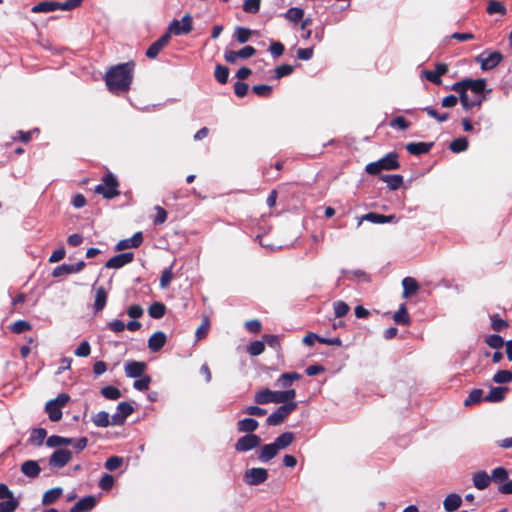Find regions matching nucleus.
Masks as SVG:
<instances>
[{"label": "nucleus", "instance_id": "f257e3e1", "mask_svg": "<svg viewBox=\"0 0 512 512\" xmlns=\"http://www.w3.org/2000/svg\"><path fill=\"white\" fill-rule=\"evenodd\" d=\"M134 67L133 61L111 67L105 76L109 91L113 93L128 91L133 80Z\"/></svg>", "mask_w": 512, "mask_h": 512}, {"label": "nucleus", "instance_id": "f03ea898", "mask_svg": "<svg viewBox=\"0 0 512 512\" xmlns=\"http://www.w3.org/2000/svg\"><path fill=\"white\" fill-rule=\"evenodd\" d=\"M296 397L295 389H287L284 391H273L268 388L259 390L254 395V401L258 405H265L269 403L275 404H286L296 403L294 401Z\"/></svg>", "mask_w": 512, "mask_h": 512}, {"label": "nucleus", "instance_id": "7ed1b4c3", "mask_svg": "<svg viewBox=\"0 0 512 512\" xmlns=\"http://www.w3.org/2000/svg\"><path fill=\"white\" fill-rule=\"evenodd\" d=\"M399 166L397 153L391 152L378 161L367 164L365 171L370 175H377L383 170H394L399 168Z\"/></svg>", "mask_w": 512, "mask_h": 512}, {"label": "nucleus", "instance_id": "20e7f679", "mask_svg": "<svg viewBox=\"0 0 512 512\" xmlns=\"http://www.w3.org/2000/svg\"><path fill=\"white\" fill-rule=\"evenodd\" d=\"M118 186L117 178L109 172L104 175L102 183L98 184L94 191L102 195L105 199H112L120 194Z\"/></svg>", "mask_w": 512, "mask_h": 512}, {"label": "nucleus", "instance_id": "39448f33", "mask_svg": "<svg viewBox=\"0 0 512 512\" xmlns=\"http://www.w3.org/2000/svg\"><path fill=\"white\" fill-rule=\"evenodd\" d=\"M298 407V403H286L279 406L273 413L266 419L269 426H278Z\"/></svg>", "mask_w": 512, "mask_h": 512}, {"label": "nucleus", "instance_id": "423d86ee", "mask_svg": "<svg viewBox=\"0 0 512 512\" xmlns=\"http://www.w3.org/2000/svg\"><path fill=\"white\" fill-rule=\"evenodd\" d=\"M192 16L185 14L181 20L174 19L168 26V33L171 35H186L192 30Z\"/></svg>", "mask_w": 512, "mask_h": 512}, {"label": "nucleus", "instance_id": "0eeeda50", "mask_svg": "<svg viewBox=\"0 0 512 512\" xmlns=\"http://www.w3.org/2000/svg\"><path fill=\"white\" fill-rule=\"evenodd\" d=\"M261 442L262 439L260 436L256 434H245L236 441L234 448L237 452L244 453L259 447Z\"/></svg>", "mask_w": 512, "mask_h": 512}, {"label": "nucleus", "instance_id": "6e6552de", "mask_svg": "<svg viewBox=\"0 0 512 512\" xmlns=\"http://www.w3.org/2000/svg\"><path fill=\"white\" fill-rule=\"evenodd\" d=\"M268 479V470L265 468H251L245 471L243 480L247 485L256 486Z\"/></svg>", "mask_w": 512, "mask_h": 512}, {"label": "nucleus", "instance_id": "1a4fd4ad", "mask_svg": "<svg viewBox=\"0 0 512 512\" xmlns=\"http://www.w3.org/2000/svg\"><path fill=\"white\" fill-rule=\"evenodd\" d=\"M72 459V452L68 449L59 448L49 457V466L53 469H60L67 465Z\"/></svg>", "mask_w": 512, "mask_h": 512}, {"label": "nucleus", "instance_id": "9d476101", "mask_svg": "<svg viewBox=\"0 0 512 512\" xmlns=\"http://www.w3.org/2000/svg\"><path fill=\"white\" fill-rule=\"evenodd\" d=\"M448 72V65L445 63H437L435 65V70H424L422 72L423 76L430 82L436 85H440L442 83L441 76Z\"/></svg>", "mask_w": 512, "mask_h": 512}, {"label": "nucleus", "instance_id": "9b49d317", "mask_svg": "<svg viewBox=\"0 0 512 512\" xmlns=\"http://www.w3.org/2000/svg\"><path fill=\"white\" fill-rule=\"evenodd\" d=\"M134 259V254L132 252H125L121 254H117L110 258L106 263L105 267L109 269H119L123 266L131 263Z\"/></svg>", "mask_w": 512, "mask_h": 512}, {"label": "nucleus", "instance_id": "f8f14e48", "mask_svg": "<svg viewBox=\"0 0 512 512\" xmlns=\"http://www.w3.org/2000/svg\"><path fill=\"white\" fill-rule=\"evenodd\" d=\"M171 36L166 32L159 39L153 42L146 50V56L150 59L156 58L161 50L169 43Z\"/></svg>", "mask_w": 512, "mask_h": 512}, {"label": "nucleus", "instance_id": "ddd939ff", "mask_svg": "<svg viewBox=\"0 0 512 512\" xmlns=\"http://www.w3.org/2000/svg\"><path fill=\"white\" fill-rule=\"evenodd\" d=\"M85 267L84 261H79L74 264H62L54 268L52 272L53 277H60L63 275L73 274L80 272Z\"/></svg>", "mask_w": 512, "mask_h": 512}, {"label": "nucleus", "instance_id": "4468645a", "mask_svg": "<svg viewBox=\"0 0 512 512\" xmlns=\"http://www.w3.org/2000/svg\"><path fill=\"white\" fill-rule=\"evenodd\" d=\"M146 368V363L142 361H127L124 366L125 374L129 378L141 377Z\"/></svg>", "mask_w": 512, "mask_h": 512}, {"label": "nucleus", "instance_id": "2eb2a0df", "mask_svg": "<svg viewBox=\"0 0 512 512\" xmlns=\"http://www.w3.org/2000/svg\"><path fill=\"white\" fill-rule=\"evenodd\" d=\"M143 242L142 232H136L132 237L120 240L116 246V251H123L130 248H138Z\"/></svg>", "mask_w": 512, "mask_h": 512}, {"label": "nucleus", "instance_id": "dca6fc26", "mask_svg": "<svg viewBox=\"0 0 512 512\" xmlns=\"http://www.w3.org/2000/svg\"><path fill=\"white\" fill-rule=\"evenodd\" d=\"M96 498L92 495L85 496L77 501L70 509V512H89L96 505Z\"/></svg>", "mask_w": 512, "mask_h": 512}, {"label": "nucleus", "instance_id": "f3484780", "mask_svg": "<svg viewBox=\"0 0 512 512\" xmlns=\"http://www.w3.org/2000/svg\"><path fill=\"white\" fill-rule=\"evenodd\" d=\"M278 449L274 445V443H269L263 445L258 451H257V458L261 463H268L270 460H272L277 454Z\"/></svg>", "mask_w": 512, "mask_h": 512}, {"label": "nucleus", "instance_id": "a211bd4d", "mask_svg": "<svg viewBox=\"0 0 512 512\" xmlns=\"http://www.w3.org/2000/svg\"><path fill=\"white\" fill-rule=\"evenodd\" d=\"M166 343V335L162 331H157L148 339V348L152 352H158Z\"/></svg>", "mask_w": 512, "mask_h": 512}, {"label": "nucleus", "instance_id": "6ab92c4d", "mask_svg": "<svg viewBox=\"0 0 512 512\" xmlns=\"http://www.w3.org/2000/svg\"><path fill=\"white\" fill-rule=\"evenodd\" d=\"M301 375L297 372H285L280 375V377L276 380L275 386L284 388L287 390L292 383L296 380H299Z\"/></svg>", "mask_w": 512, "mask_h": 512}, {"label": "nucleus", "instance_id": "aec40b11", "mask_svg": "<svg viewBox=\"0 0 512 512\" xmlns=\"http://www.w3.org/2000/svg\"><path fill=\"white\" fill-rule=\"evenodd\" d=\"M21 472L29 478H36L39 476L41 468L37 461L27 460L22 463Z\"/></svg>", "mask_w": 512, "mask_h": 512}, {"label": "nucleus", "instance_id": "412c9836", "mask_svg": "<svg viewBox=\"0 0 512 512\" xmlns=\"http://www.w3.org/2000/svg\"><path fill=\"white\" fill-rule=\"evenodd\" d=\"M259 423L254 418H244L237 422V431L240 433L254 434L257 430Z\"/></svg>", "mask_w": 512, "mask_h": 512}, {"label": "nucleus", "instance_id": "4be33fe9", "mask_svg": "<svg viewBox=\"0 0 512 512\" xmlns=\"http://www.w3.org/2000/svg\"><path fill=\"white\" fill-rule=\"evenodd\" d=\"M432 146V142H411L406 145V150L412 155H421L428 153L431 150Z\"/></svg>", "mask_w": 512, "mask_h": 512}, {"label": "nucleus", "instance_id": "5701e85b", "mask_svg": "<svg viewBox=\"0 0 512 512\" xmlns=\"http://www.w3.org/2000/svg\"><path fill=\"white\" fill-rule=\"evenodd\" d=\"M108 294L104 287H98L95 289V301H94V311L98 313L104 309L107 303Z\"/></svg>", "mask_w": 512, "mask_h": 512}, {"label": "nucleus", "instance_id": "b1692460", "mask_svg": "<svg viewBox=\"0 0 512 512\" xmlns=\"http://www.w3.org/2000/svg\"><path fill=\"white\" fill-rule=\"evenodd\" d=\"M362 220L369 221L375 224H384L396 221L395 215H382L375 212H369L362 217Z\"/></svg>", "mask_w": 512, "mask_h": 512}, {"label": "nucleus", "instance_id": "393cba45", "mask_svg": "<svg viewBox=\"0 0 512 512\" xmlns=\"http://www.w3.org/2000/svg\"><path fill=\"white\" fill-rule=\"evenodd\" d=\"M507 391V387H492L488 394L484 396V400L492 403L501 402L505 398Z\"/></svg>", "mask_w": 512, "mask_h": 512}, {"label": "nucleus", "instance_id": "a878e982", "mask_svg": "<svg viewBox=\"0 0 512 512\" xmlns=\"http://www.w3.org/2000/svg\"><path fill=\"white\" fill-rule=\"evenodd\" d=\"M403 297L408 298L419 290L418 282L412 277H405L402 280Z\"/></svg>", "mask_w": 512, "mask_h": 512}, {"label": "nucleus", "instance_id": "bb28decb", "mask_svg": "<svg viewBox=\"0 0 512 512\" xmlns=\"http://www.w3.org/2000/svg\"><path fill=\"white\" fill-rule=\"evenodd\" d=\"M61 10V3L60 2H40L36 5H34L31 9L33 13H48L55 10Z\"/></svg>", "mask_w": 512, "mask_h": 512}, {"label": "nucleus", "instance_id": "cd10ccee", "mask_svg": "<svg viewBox=\"0 0 512 512\" xmlns=\"http://www.w3.org/2000/svg\"><path fill=\"white\" fill-rule=\"evenodd\" d=\"M472 480H473V485L478 490L486 489L489 486L490 482H491L490 476L485 471H478V472H476L473 475Z\"/></svg>", "mask_w": 512, "mask_h": 512}, {"label": "nucleus", "instance_id": "c85d7f7f", "mask_svg": "<svg viewBox=\"0 0 512 512\" xmlns=\"http://www.w3.org/2000/svg\"><path fill=\"white\" fill-rule=\"evenodd\" d=\"M462 504V499L458 494H449L443 501V506L445 511L454 512L456 511Z\"/></svg>", "mask_w": 512, "mask_h": 512}, {"label": "nucleus", "instance_id": "c756f323", "mask_svg": "<svg viewBox=\"0 0 512 512\" xmlns=\"http://www.w3.org/2000/svg\"><path fill=\"white\" fill-rule=\"evenodd\" d=\"M73 442H74L73 438H68V437H63V436H58V435H52V436L47 438L46 445L49 448H57V447L72 445Z\"/></svg>", "mask_w": 512, "mask_h": 512}, {"label": "nucleus", "instance_id": "7c9ffc66", "mask_svg": "<svg viewBox=\"0 0 512 512\" xmlns=\"http://www.w3.org/2000/svg\"><path fill=\"white\" fill-rule=\"evenodd\" d=\"M295 439L294 433L292 432H284L280 434L275 440L274 445L278 449V451L287 448L290 446Z\"/></svg>", "mask_w": 512, "mask_h": 512}, {"label": "nucleus", "instance_id": "2f4dec72", "mask_svg": "<svg viewBox=\"0 0 512 512\" xmlns=\"http://www.w3.org/2000/svg\"><path fill=\"white\" fill-rule=\"evenodd\" d=\"M502 59L503 55L498 51L489 53L485 58V63H483V70L488 71L495 68Z\"/></svg>", "mask_w": 512, "mask_h": 512}, {"label": "nucleus", "instance_id": "473e14b6", "mask_svg": "<svg viewBox=\"0 0 512 512\" xmlns=\"http://www.w3.org/2000/svg\"><path fill=\"white\" fill-rule=\"evenodd\" d=\"M47 436V431L44 428H34L29 437V443L35 446H41Z\"/></svg>", "mask_w": 512, "mask_h": 512}, {"label": "nucleus", "instance_id": "72a5a7b5", "mask_svg": "<svg viewBox=\"0 0 512 512\" xmlns=\"http://www.w3.org/2000/svg\"><path fill=\"white\" fill-rule=\"evenodd\" d=\"M63 490L60 487L52 488L46 491L42 497L43 505H50L56 502L62 495Z\"/></svg>", "mask_w": 512, "mask_h": 512}, {"label": "nucleus", "instance_id": "f704fd0d", "mask_svg": "<svg viewBox=\"0 0 512 512\" xmlns=\"http://www.w3.org/2000/svg\"><path fill=\"white\" fill-rule=\"evenodd\" d=\"M451 89L459 94L460 102L464 109L469 110L472 108V104H470V99L467 94V90L462 87L460 84H453Z\"/></svg>", "mask_w": 512, "mask_h": 512}, {"label": "nucleus", "instance_id": "c9c22d12", "mask_svg": "<svg viewBox=\"0 0 512 512\" xmlns=\"http://www.w3.org/2000/svg\"><path fill=\"white\" fill-rule=\"evenodd\" d=\"M381 180L387 183V186L390 190H397L403 184V177L399 174L394 175H383L381 176Z\"/></svg>", "mask_w": 512, "mask_h": 512}, {"label": "nucleus", "instance_id": "e433bc0d", "mask_svg": "<svg viewBox=\"0 0 512 512\" xmlns=\"http://www.w3.org/2000/svg\"><path fill=\"white\" fill-rule=\"evenodd\" d=\"M45 411L49 415V419L52 422H57L62 418V411L61 408L57 405H55L53 402L48 401L45 405Z\"/></svg>", "mask_w": 512, "mask_h": 512}, {"label": "nucleus", "instance_id": "4c0bfd02", "mask_svg": "<svg viewBox=\"0 0 512 512\" xmlns=\"http://www.w3.org/2000/svg\"><path fill=\"white\" fill-rule=\"evenodd\" d=\"M166 307L161 302H154L148 308V314L151 318L160 319L165 315Z\"/></svg>", "mask_w": 512, "mask_h": 512}, {"label": "nucleus", "instance_id": "58836bf2", "mask_svg": "<svg viewBox=\"0 0 512 512\" xmlns=\"http://www.w3.org/2000/svg\"><path fill=\"white\" fill-rule=\"evenodd\" d=\"M91 420L96 427L104 428L110 425V415L105 411L94 414Z\"/></svg>", "mask_w": 512, "mask_h": 512}, {"label": "nucleus", "instance_id": "ea45409f", "mask_svg": "<svg viewBox=\"0 0 512 512\" xmlns=\"http://www.w3.org/2000/svg\"><path fill=\"white\" fill-rule=\"evenodd\" d=\"M393 320L397 324L407 325L410 323V317L405 304H401L398 311L393 315Z\"/></svg>", "mask_w": 512, "mask_h": 512}, {"label": "nucleus", "instance_id": "a19ab883", "mask_svg": "<svg viewBox=\"0 0 512 512\" xmlns=\"http://www.w3.org/2000/svg\"><path fill=\"white\" fill-rule=\"evenodd\" d=\"M449 148L454 153L464 152L468 149V140L465 137H459L454 139Z\"/></svg>", "mask_w": 512, "mask_h": 512}, {"label": "nucleus", "instance_id": "79ce46f5", "mask_svg": "<svg viewBox=\"0 0 512 512\" xmlns=\"http://www.w3.org/2000/svg\"><path fill=\"white\" fill-rule=\"evenodd\" d=\"M509 473L504 467H497L492 471V474L490 476L491 481H494L495 483H504L508 480Z\"/></svg>", "mask_w": 512, "mask_h": 512}, {"label": "nucleus", "instance_id": "37998d69", "mask_svg": "<svg viewBox=\"0 0 512 512\" xmlns=\"http://www.w3.org/2000/svg\"><path fill=\"white\" fill-rule=\"evenodd\" d=\"M285 18L293 23H297L300 21L304 16V10L302 8L298 7H292L287 10V12L284 14Z\"/></svg>", "mask_w": 512, "mask_h": 512}, {"label": "nucleus", "instance_id": "c03bdc74", "mask_svg": "<svg viewBox=\"0 0 512 512\" xmlns=\"http://www.w3.org/2000/svg\"><path fill=\"white\" fill-rule=\"evenodd\" d=\"M18 505L19 501L14 496H12L0 502V512H14Z\"/></svg>", "mask_w": 512, "mask_h": 512}, {"label": "nucleus", "instance_id": "a18cd8bd", "mask_svg": "<svg viewBox=\"0 0 512 512\" xmlns=\"http://www.w3.org/2000/svg\"><path fill=\"white\" fill-rule=\"evenodd\" d=\"M101 395L103 397H105L106 399H109V400H117L121 397V392L118 388L114 387V386H104L102 389H101Z\"/></svg>", "mask_w": 512, "mask_h": 512}, {"label": "nucleus", "instance_id": "49530a36", "mask_svg": "<svg viewBox=\"0 0 512 512\" xmlns=\"http://www.w3.org/2000/svg\"><path fill=\"white\" fill-rule=\"evenodd\" d=\"M215 79L220 84H225L228 81L229 77V69L226 66H223L221 64L216 65L215 67V73H214Z\"/></svg>", "mask_w": 512, "mask_h": 512}, {"label": "nucleus", "instance_id": "de8ad7c7", "mask_svg": "<svg viewBox=\"0 0 512 512\" xmlns=\"http://www.w3.org/2000/svg\"><path fill=\"white\" fill-rule=\"evenodd\" d=\"M493 381L497 384H506L512 381V372L509 370H499L493 376Z\"/></svg>", "mask_w": 512, "mask_h": 512}, {"label": "nucleus", "instance_id": "09e8293b", "mask_svg": "<svg viewBox=\"0 0 512 512\" xmlns=\"http://www.w3.org/2000/svg\"><path fill=\"white\" fill-rule=\"evenodd\" d=\"M265 350V344L262 341L256 340L251 342L247 347V352L251 356H258L262 354Z\"/></svg>", "mask_w": 512, "mask_h": 512}, {"label": "nucleus", "instance_id": "8fccbe9b", "mask_svg": "<svg viewBox=\"0 0 512 512\" xmlns=\"http://www.w3.org/2000/svg\"><path fill=\"white\" fill-rule=\"evenodd\" d=\"M485 342L492 349H500L504 345L503 338L498 334L487 336Z\"/></svg>", "mask_w": 512, "mask_h": 512}, {"label": "nucleus", "instance_id": "3c124183", "mask_svg": "<svg viewBox=\"0 0 512 512\" xmlns=\"http://www.w3.org/2000/svg\"><path fill=\"white\" fill-rule=\"evenodd\" d=\"M123 458L122 457H119V456H111L109 457L105 464H104V467L108 470V471H115L117 470L118 468H120L123 464Z\"/></svg>", "mask_w": 512, "mask_h": 512}, {"label": "nucleus", "instance_id": "603ef678", "mask_svg": "<svg viewBox=\"0 0 512 512\" xmlns=\"http://www.w3.org/2000/svg\"><path fill=\"white\" fill-rule=\"evenodd\" d=\"M490 319L491 327L496 332H501L502 330L506 329L509 326L508 322L500 318L498 315H492Z\"/></svg>", "mask_w": 512, "mask_h": 512}, {"label": "nucleus", "instance_id": "864d4df0", "mask_svg": "<svg viewBox=\"0 0 512 512\" xmlns=\"http://www.w3.org/2000/svg\"><path fill=\"white\" fill-rule=\"evenodd\" d=\"M261 0H245L243 10L249 14H256L260 10Z\"/></svg>", "mask_w": 512, "mask_h": 512}, {"label": "nucleus", "instance_id": "5fc2aeb1", "mask_svg": "<svg viewBox=\"0 0 512 512\" xmlns=\"http://www.w3.org/2000/svg\"><path fill=\"white\" fill-rule=\"evenodd\" d=\"M334 314L337 318L344 317L349 312V305L344 301H336L333 304Z\"/></svg>", "mask_w": 512, "mask_h": 512}, {"label": "nucleus", "instance_id": "6e6d98bb", "mask_svg": "<svg viewBox=\"0 0 512 512\" xmlns=\"http://www.w3.org/2000/svg\"><path fill=\"white\" fill-rule=\"evenodd\" d=\"M172 269H173V264L170 267H168L162 271V274L160 277V287L161 288L164 289V288L168 287V285L172 281V279H173Z\"/></svg>", "mask_w": 512, "mask_h": 512}, {"label": "nucleus", "instance_id": "4d7b16f0", "mask_svg": "<svg viewBox=\"0 0 512 512\" xmlns=\"http://www.w3.org/2000/svg\"><path fill=\"white\" fill-rule=\"evenodd\" d=\"M10 329L13 333L21 334L25 331L30 330L31 325L29 322L25 320H18L11 325Z\"/></svg>", "mask_w": 512, "mask_h": 512}, {"label": "nucleus", "instance_id": "13d9d810", "mask_svg": "<svg viewBox=\"0 0 512 512\" xmlns=\"http://www.w3.org/2000/svg\"><path fill=\"white\" fill-rule=\"evenodd\" d=\"M487 12L489 14H500L505 15L506 14V7L498 1H491L487 7Z\"/></svg>", "mask_w": 512, "mask_h": 512}, {"label": "nucleus", "instance_id": "bf43d9fd", "mask_svg": "<svg viewBox=\"0 0 512 512\" xmlns=\"http://www.w3.org/2000/svg\"><path fill=\"white\" fill-rule=\"evenodd\" d=\"M481 400H484L483 390L474 389L473 391L470 392L468 398L464 401V404L468 406L470 404L478 403Z\"/></svg>", "mask_w": 512, "mask_h": 512}, {"label": "nucleus", "instance_id": "052dcab7", "mask_svg": "<svg viewBox=\"0 0 512 512\" xmlns=\"http://www.w3.org/2000/svg\"><path fill=\"white\" fill-rule=\"evenodd\" d=\"M151 382V377L148 375L141 376L140 379H137L133 383V387L138 391H147L149 389V384Z\"/></svg>", "mask_w": 512, "mask_h": 512}, {"label": "nucleus", "instance_id": "680f3d73", "mask_svg": "<svg viewBox=\"0 0 512 512\" xmlns=\"http://www.w3.org/2000/svg\"><path fill=\"white\" fill-rule=\"evenodd\" d=\"M235 35L239 43H246L251 36V30L244 27H237Z\"/></svg>", "mask_w": 512, "mask_h": 512}, {"label": "nucleus", "instance_id": "e2e57ef3", "mask_svg": "<svg viewBox=\"0 0 512 512\" xmlns=\"http://www.w3.org/2000/svg\"><path fill=\"white\" fill-rule=\"evenodd\" d=\"M134 409L132 405L128 402H121L117 406V411L125 420L128 416L133 413Z\"/></svg>", "mask_w": 512, "mask_h": 512}, {"label": "nucleus", "instance_id": "0e129e2a", "mask_svg": "<svg viewBox=\"0 0 512 512\" xmlns=\"http://www.w3.org/2000/svg\"><path fill=\"white\" fill-rule=\"evenodd\" d=\"M293 70H294L293 66H291L289 64L280 65V66L276 67V69H275V78L281 79L284 76H288L293 72Z\"/></svg>", "mask_w": 512, "mask_h": 512}, {"label": "nucleus", "instance_id": "69168bd1", "mask_svg": "<svg viewBox=\"0 0 512 512\" xmlns=\"http://www.w3.org/2000/svg\"><path fill=\"white\" fill-rule=\"evenodd\" d=\"M284 50V45L279 41H272L269 46V52L274 58L280 57L283 54Z\"/></svg>", "mask_w": 512, "mask_h": 512}, {"label": "nucleus", "instance_id": "338daca9", "mask_svg": "<svg viewBox=\"0 0 512 512\" xmlns=\"http://www.w3.org/2000/svg\"><path fill=\"white\" fill-rule=\"evenodd\" d=\"M91 347L88 341H82L75 349L74 354L78 357H87L90 355Z\"/></svg>", "mask_w": 512, "mask_h": 512}, {"label": "nucleus", "instance_id": "774afa93", "mask_svg": "<svg viewBox=\"0 0 512 512\" xmlns=\"http://www.w3.org/2000/svg\"><path fill=\"white\" fill-rule=\"evenodd\" d=\"M252 91L260 97H269L272 92V87L269 85H255L252 87Z\"/></svg>", "mask_w": 512, "mask_h": 512}]
</instances>
